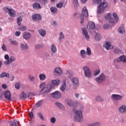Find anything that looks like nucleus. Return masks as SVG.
Segmentation results:
<instances>
[{
	"instance_id": "f257e3e1",
	"label": "nucleus",
	"mask_w": 126,
	"mask_h": 126,
	"mask_svg": "<svg viewBox=\"0 0 126 126\" xmlns=\"http://www.w3.org/2000/svg\"><path fill=\"white\" fill-rule=\"evenodd\" d=\"M97 4H99L98 6V13H103L105 9L108 6V3L105 1V0H95Z\"/></svg>"
},
{
	"instance_id": "f03ea898",
	"label": "nucleus",
	"mask_w": 126,
	"mask_h": 126,
	"mask_svg": "<svg viewBox=\"0 0 126 126\" xmlns=\"http://www.w3.org/2000/svg\"><path fill=\"white\" fill-rule=\"evenodd\" d=\"M39 88H41L40 90L41 93H49L51 91V89L53 88L52 85L48 84L46 87V84L42 83L39 85Z\"/></svg>"
},
{
	"instance_id": "7ed1b4c3",
	"label": "nucleus",
	"mask_w": 126,
	"mask_h": 126,
	"mask_svg": "<svg viewBox=\"0 0 126 126\" xmlns=\"http://www.w3.org/2000/svg\"><path fill=\"white\" fill-rule=\"evenodd\" d=\"M73 113L75 114L74 117V121L78 122V123H80L83 121V116H82V111L81 110H76V109H73Z\"/></svg>"
},
{
	"instance_id": "20e7f679",
	"label": "nucleus",
	"mask_w": 126,
	"mask_h": 126,
	"mask_svg": "<svg viewBox=\"0 0 126 126\" xmlns=\"http://www.w3.org/2000/svg\"><path fill=\"white\" fill-rule=\"evenodd\" d=\"M88 17V10H87L86 6H85L82 10V15H81V21L80 22L81 24H83L84 23V17Z\"/></svg>"
},
{
	"instance_id": "39448f33",
	"label": "nucleus",
	"mask_w": 126,
	"mask_h": 126,
	"mask_svg": "<svg viewBox=\"0 0 126 126\" xmlns=\"http://www.w3.org/2000/svg\"><path fill=\"white\" fill-rule=\"evenodd\" d=\"M83 70H84L86 77H88V78H91V77H92V72H91V70H90L88 66H84L83 67Z\"/></svg>"
},
{
	"instance_id": "423d86ee",
	"label": "nucleus",
	"mask_w": 126,
	"mask_h": 126,
	"mask_svg": "<svg viewBox=\"0 0 126 126\" xmlns=\"http://www.w3.org/2000/svg\"><path fill=\"white\" fill-rule=\"evenodd\" d=\"M106 80V75L104 73H102L98 77L95 79V81L98 84H102L104 83Z\"/></svg>"
},
{
	"instance_id": "0eeeda50",
	"label": "nucleus",
	"mask_w": 126,
	"mask_h": 126,
	"mask_svg": "<svg viewBox=\"0 0 126 126\" xmlns=\"http://www.w3.org/2000/svg\"><path fill=\"white\" fill-rule=\"evenodd\" d=\"M65 102L68 106H69L70 107H73V108H75V107H76V103L74 102V101L71 100L70 99H66L65 100Z\"/></svg>"
},
{
	"instance_id": "6e6552de",
	"label": "nucleus",
	"mask_w": 126,
	"mask_h": 126,
	"mask_svg": "<svg viewBox=\"0 0 126 126\" xmlns=\"http://www.w3.org/2000/svg\"><path fill=\"white\" fill-rule=\"evenodd\" d=\"M3 94L6 100H8V101H10V100H11V94L9 91L7 90L4 91Z\"/></svg>"
},
{
	"instance_id": "1a4fd4ad",
	"label": "nucleus",
	"mask_w": 126,
	"mask_h": 126,
	"mask_svg": "<svg viewBox=\"0 0 126 126\" xmlns=\"http://www.w3.org/2000/svg\"><path fill=\"white\" fill-rule=\"evenodd\" d=\"M72 83L74 86V89H76V88H77V87H78V85H79V81L78 80V78H73L72 79Z\"/></svg>"
},
{
	"instance_id": "9d476101",
	"label": "nucleus",
	"mask_w": 126,
	"mask_h": 126,
	"mask_svg": "<svg viewBox=\"0 0 126 126\" xmlns=\"http://www.w3.org/2000/svg\"><path fill=\"white\" fill-rule=\"evenodd\" d=\"M111 98L112 100H114L115 101H119V100L123 99V96L119 94H113L111 96Z\"/></svg>"
},
{
	"instance_id": "9b49d317",
	"label": "nucleus",
	"mask_w": 126,
	"mask_h": 126,
	"mask_svg": "<svg viewBox=\"0 0 126 126\" xmlns=\"http://www.w3.org/2000/svg\"><path fill=\"white\" fill-rule=\"evenodd\" d=\"M82 31L83 35H84L85 38H86L87 40H89V39H90V36H89V34H88L87 29L85 28H83L82 29Z\"/></svg>"
},
{
	"instance_id": "f8f14e48",
	"label": "nucleus",
	"mask_w": 126,
	"mask_h": 126,
	"mask_svg": "<svg viewBox=\"0 0 126 126\" xmlns=\"http://www.w3.org/2000/svg\"><path fill=\"white\" fill-rule=\"evenodd\" d=\"M31 33L29 32H24L23 34V38L25 40H29L32 37Z\"/></svg>"
},
{
	"instance_id": "ddd939ff",
	"label": "nucleus",
	"mask_w": 126,
	"mask_h": 126,
	"mask_svg": "<svg viewBox=\"0 0 126 126\" xmlns=\"http://www.w3.org/2000/svg\"><path fill=\"white\" fill-rule=\"evenodd\" d=\"M20 47L22 51H26V50H28L29 49V46H28V44L26 43H20Z\"/></svg>"
},
{
	"instance_id": "4468645a",
	"label": "nucleus",
	"mask_w": 126,
	"mask_h": 126,
	"mask_svg": "<svg viewBox=\"0 0 126 126\" xmlns=\"http://www.w3.org/2000/svg\"><path fill=\"white\" fill-rule=\"evenodd\" d=\"M51 96L55 99H59L61 98V94L59 91H56L51 94Z\"/></svg>"
},
{
	"instance_id": "2eb2a0df",
	"label": "nucleus",
	"mask_w": 126,
	"mask_h": 126,
	"mask_svg": "<svg viewBox=\"0 0 126 126\" xmlns=\"http://www.w3.org/2000/svg\"><path fill=\"white\" fill-rule=\"evenodd\" d=\"M119 112L120 114H125L126 112V105H122L119 107Z\"/></svg>"
},
{
	"instance_id": "dca6fc26",
	"label": "nucleus",
	"mask_w": 126,
	"mask_h": 126,
	"mask_svg": "<svg viewBox=\"0 0 126 126\" xmlns=\"http://www.w3.org/2000/svg\"><path fill=\"white\" fill-rule=\"evenodd\" d=\"M87 29L91 30H93L95 28V23L93 22H89L87 26Z\"/></svg>"
},
{
	"instance_id": "f3484780",
	"label": "nucleus",
	"mask_w": 126,
	"mask_h": 126,
	"mask_svg": "<svg viewBox=\"0 0 126 126\" xmlns=\"http://www.w3.org/2000/svg\"><path fill=\"white\" fill-rule=\"evenodd\" d=\"M41 18V17L40 14H36L32 16V19L34 21H38V20H40Z\"/></svg>"
},
{
	"instance_id": "a211bd4d",
	"label": "nucleus",
	"mask_w": 126,
	"mask_h": 126,
	"mask_svg": "<svg viewBox=\"0 0 126 126\" xmlns=\"http://www.w3.org/2000/svg\"><path fill=\"white\" fill-rule=\"evenodd\" d=\"M51 83L53 85H56V86H59L61 84V80H53L51 81Z\"/></svg>"
},
{
	"instance_id": "6ab92c4d",
	"label": "nucleus",
	"mask_w": 126,
	"mask_h": 126,
	"mask_svg": "<svg viewBox=\"0 0 126 126\" xmlns=\"http://www.w3.org/2000/svg\"><path fill=\"white\" fill-rule=\"evenodd\" d=\"M8 14L11 17H15V10L13 9H9Z\"/></svg>"
},
{
	"instance_id": "aec40b11",
	"label": "nucleus",
	"mask_w": 126,
	"mask_h": 126,
	"mask_svg": "<svg viewBox=\"0 0 126 126\" xmlns=\"http://www.w3.org/2000/svg\"><path fill=\"white\" fill-rule=\"evenodd\" d=\"M103 47L106 48V50H112V45L110 42H106L103 45Z\"/></svg>"
},
{
	"instance_id": "412c9836",
	"label": "nucleus",
	"mask_w": 126,
	"mask_h": 126,
	"mask_svg": "<svg viewBox=\"0 0 126 126\" xmlns=\"http://www.w3.org/2000/svg\"><path fill=\"white\" fill-rule=\"evenodd\" d=\"M9 73L6 72H2L0 75V78H3V77H9Z\"/></svg>"
},
{
	"instance_id": "4be33fe9",
	"label": "nucleus",
	"mask_w": 126,
	"mask_h": 126,
	"mask_svg": "<svg viewBox=\"0 0 126 126\" xmlns=\"http://www.w3.org/2000/svg\"><path fill=\"white\" fill-rule=\"evenodd\" d=\"M55 72L58 75H61V74H63V70L60 67H57L55 69Z\"/></svg>"
},
{
	"instance_id": "5701e85b",
	"label": "nucleus",
	"mask_w": 126,
	"mask_h": 126,
	"mask_svg": "<svg viewBox=\"0 0 126 126\" xmlns=\"http://www.w3.org/2000/svg\"><path fill=\"white\" fill-rule=\"evenodd\" d=\"M55 105L58 107V108H59L60 109H61V110H63V111H64L65 109H64V106H63V104L60 103V102H56L55 103Z\"/></svg>"
},
{
	"instance_id": "b1692460",
	"label": "nucleus",
	"mask_w": 126,
	"mask_h": 126,
	"mask_svg": "<svg viewBox=\"0 0 126 126\" xmlns=\"http://www.w3.org/2000/svg\"><path fill=\"white\" fill-rule=\"evenodd\" d=\"M38 32L41 36H42V37H45V36H46V31H45V30L40 29L38 30Z\"/></svg>"
},
{
	"instance_id": "393cba45",
	"label": "nucleus",
	"mask_w": 126,
	"mask_h": 126,
	"mask_svg": "<svg viewBox=\"0 0 126 126\" xmlns=\"http://www.w3.org/2000/svg\"><path fill=\"white\" fill-rule=\"evenodd\" d=\"M50 49L52 53H57V47L55 44H52Z\"/></svg>"
},
{
	"instance_id": "a878e982",
	"label": "nucleus",
	"mask_w": 126,
	"mask_h": 126,
	"mask_svg": "<svg viewBox=\"0 0 126 126\" xmlns=\"http://www.w3.org/2000/svg\"><path fill=\"white\" fill-rule=\"evenodd\" d=\"M118 32L120 33V34H124V33L126 32V31L125 30V28L123 26L120 27L118 29Z\"/></svg>"
},
{
	"instance_id": "bb28decb",
	"label": "nucleus",
	"mask_w": 126,
	"mask_h": 126,
	"mask_svg": "<svg viewBox=\"0 0 126 126\" xmlns=\"http://www.w3.org/2000/svg\"><path fill=\"white\" fill-rule=\"evenodd\" d=\"M66 75H67L69 78H71L72 76V71L71 70H67L66 71Z\"/></svg>"
},
{
	"instance_id": "cd10ccee",
	"label": "nucleus",
	"mask_w": 126,
	"mask_h": 126,
	"mask_svg": "<svg viewBox=\"0 0 126 126\" xmlns=\"http://www.w3.org/2000/svg\"><path fill=\"white\" fill-rule=\"evenodd\" d=\"M95 100L97 102H103V101H104V98H103L100 95H97V96H96Z\"/></svg>"
},
{
	"instance_id": "c85d7f7f",
	"label": "nucleus",
	"mask_w": 126,
	"mask_h": 126,
	"mask_svg": "<svg viewBox=\"0 0 126 126\" xmlns=\"http://www.w3.org/2000/svg\"><path fill=\"white\" fill-rule=\"evenodd\" d=\"M85 54H86V51H85V50H82L80 51V55H81V58H82V59H85Z\"/></svg>"
},
{
	"instance_id": "c756f323",
	"label": "nucleus",
	"mask_w": 126,
	"mask_h": 126,
	"mask_svg": "<svg viewBox=\"0 0 126 126\" xmlns=\"http://www.w3.org/2000/svg\"><path fill=\"white\" fill-rule=\"evenodd\" d=\"M50 10L52 13H57L58 12V9L56 7H51Z\"/></svg>"
},
{
	"instance_id": "7c9ffc66",
	"label": "nucleus",
	"mask_w": 126,
	"mask_h": 126,
	"mask_svg": "<svg viewBox=\"0 0 126 126\" xmlns=\"http://www.w3.org/2000/svg\"><path fill=\"white\" fill-rule=\"evenodd\" d=\"M8 61L10 62V63H13V62H15V61H16V58L14 56H11L9 58Z\"/></svg>"
},
{
	"instance_id": "2f4dec72",
	"label": "nucleus",
	"mask_w": 126,
	"mask_h": 126,
	"mask_svg": "<svg viewBox=\"0 0 126 126\" xmlns=\"http://www.w3.org/2000/svg\"><path fill=\"white\" fill-rule=\"evenodd\" d=\"M20 85H21V83L19 82H17L15 84V87L17 90H19L20 89Z\"/></svg>"
},
{
	"instance_id": "473e14b6",
	"label": "nucleus",
	"mask_w": 126,
	"mask_h": 126,
	"mask_svg": "<svg viewBox=\"0 0 126 126\" xmlns=\"http://www.w3.org/2000/svg\"><path fill=\"white\" fill-rule=\"evenodd\" d=\"M9 42H10L12 45H14V46H18V42L17 41L9 39Z\"/></svg>"
},
{
	"instance_id": "72a5a7b5",
	"label": "nucleus",
	"mask_w": 126,
	"mask_h": 126,
	"mask_svg": "<svg viewBox=\"0 0 126 126\" xmlns=\"http://www.w3.org/2000/svg\"><path fill=\"white\" fill-rule=\"evenodd\" d=\"M119 60L121 62H123V63H126V57L124 55L121 56L119 57Z\"/></svg>"
},
{
	"instance_id": "f704fd0d",
	"label": "nucleus",
	"mask_w": 126,
	"mask_h": 126,
	"mask_svg": "<svg viewBox=\"0 0 126 126\" xmlns=\"http://www.w3.org/2000/svg\"><path fill=\"white\" fill-rule=\"evenodd\" d=\"M60 90L62 91V92H64V91L65 90V82H63V84L60 88Z\"/></svg>"
},
{
	"instance_id": "c9c22d12",
	"label": "nucleus",
	"mask_w": 126,
	"mask_h": 126,
	"mask_svg": "<svg viewBox=\"0 0 126 126\" xmlns=\"http://www.w3.org/2000/svg\"><path fill=\"white\" fill-rule=\"evenodd\" d=\"M89 126H101V124L98 122H95L91 124Z\"/></svg>"
},
{
	"instance_id": "e433bc0d",
	"label": "nucleus",
	"mask_w": 126,
	"mask_h": 126,
	"mask_svg": "<svg viewBox=\"0 0 126 126\" xmlns=\"http://www.w3.org/2000/svg\"><path fill=\"white\" fill-rule=\"evenodd\" d=\"M33 7L34 9H36V8H41V5L39 3H34L33 4Z\"/></svg>"
},
{
	"instance_id": "4c0bfd02",
	"label": "nucleus",
	"mask_w": 126,
	"mask_h": 126,
	"mask_svg": "<svg viewBox=\"0 0 126 126\" xmlns=\"http://www.w3.org/2000/svg\"><path fill=\"white\" fill-rule=\"evenodd\" d=\"M86 54L88 56H91V55H92V53L91 52V49H90V48H89V47L87 48V51L86 52Z\"/></svg>"
},
{
	"instance_id": "58836bf2",
	"label": "nucleus",
	"mask_w": 126,
	"mask_h": 126,
	"mask_svg": "<svg viewBox=\"0 0 126 126\" xmlns=\"http://www.w3.org/2000/svg\"><path fill=\"white\" fill-rule=\"evenodd\" d=\"M39 79L43 81V80H45L46 79V75L44 74H40L39 75Z\"/></svg>"
},
{
	"instance_id": "ea45409f",
	"label": "nucleus",
	"mask_w": 126,
	"mask_h": 126,
	"mask_svg": "<svg viewBox=\"0 0 126 126\" xmlns=\"http://www.w3.org/2000/svg\"><path fill=\"white\" fill-rule=\"evenodd\" d=\"M95 39L96 41H100L101 40V35H100V34L96 33L95 36Z\"/></svg>"
},
{
	"instance_id": "a19ab883",
	"label": "nucleus",
	"mask_w": 126,
	"mask_h": 126,
	"mask_svg": "<svg viewBox=\"0 0 126 126\" xmlns=\"http://www.w3.org/2000/svg\"><path fill=\"white\" fill-rule=\"evenodd\" d=\"M42 105H43V100H40L35 104V106H36L37 108L39 107H41Z\"/></svg>"
},
{
	"instance_id": "79ce46f5",
	"label": "nucleus",
	"mask_w": 126,
	"mask_h": 126,
	"mask_svg": "<svg viewBox=\"0 0 126 126\" xmlns=\"http://www.w3.org/2000/svg\"><path fill=\"white\" fill-rule=\"evenodd\" d=\"M22 22V18L19 17L17 18V24L19 25V26H20L21 25Z\"/></svg>"
},
{
	"instance_id": "37998d69",
	"label": "nucleus",
	"mask_w": 126,
	"mask_h": 126,
	"mask_svg": "<svg viewBox=\"0 0 126 126\" xmlns=\"http://www.w3.org/2000/svg\"><path fill=\"white\" fill-rule=\"evenodd\" d=\"M113 16L115 18L116 22H119V16H118V15H117V13H113Z\"/></svg>"
},
{
	"instance_id": "c03bdc74",
	"label": "nucleus",
	"mask_w": 126,
	"mask_h": 126,
	"mask_svg": "<svg viewBox=\"0 0 126 126\" xmlns=\"http://www.w3.org/2000/svg\"><path fill=\"white\" fill-rule=\"evenodd\" d=\"M20 98L21 100H25L26 99V94L25 93H22L20 95Z\"/></svg>"
},
{
	"instance_id": "a18cd8bd",
	"label": "nucleus",
	"mask_w": 126,
	"mask_h": 126,
	"mask_svg": "<svg viewBox=\"0 0 126 126\" xmlns=\"http://www.w3.org/2000/svg\"><path fill=\"white\" fill-rule=\"evenodd\" d=\"M74 7L77 8L79 4H78V0H74L73 1Z\"/></svg>"
},
{
	"instance_id": "49530a36",
	"label": "nucleus",
	"mask_w": 126,
	"mask_h": 126,
	"mask_svg": "<svg viewBox=\"0 0 126 126\" xmlns=\"http://www.w3.org/2000/svg\"><path fill=\"white\" fill-rule=\"evenodd\" d=\"M63 39H64V35H63V32H61L60 33L59 40L60 41H61V40H62Z\"/></svg>"
},
{
	"instance_id": "de8ad7c7",
	"label": "nucleus",
	"mask_w": 126,
	"mask_h": 126,
	"mask_svg": "<svg viewBox=\"0 0 126 126\" xmlns=\"http://www.w3.org/2000/svg\"><path fill=\"white\" fill-rule=\"evenodd\" d=\"M29 79L32 82H34V81H35V77L32 75H29Z\"/></svg>"
},
{
	"instance_id": "09e8293b",
	"label": "nucleus",
	"mask_w": 126,
	"mask_h": 126,
	"mask_svg": "<svg viewBox=\"0 0 126 126\" xmlns=\"http://www.w3.org/2000/svg\"><path fill=\"white\" fill-rule=\"evenodd\" d=\"M120 50L119 48H116L114 50V52L115 54H116V55H118V54H120Z\"/></svg>"
},
{
	"instance_id": "8fccbe9b",
	"label": "nucleus",
	"mask_w": 126,
	"mask_h": 126,
	"mask_svg": "<svg viewBox=\"0 0 126 126\" xmlns=\"http://www.w3.org/2000/svg\"><path fill=\"white\" fill-rule=\"evenodd\" d=\"M26 27L25 26H21V27L19 28L20 31H26Z\"/></svg>"
},
{
	"instance_id": "3c124183",
	"label": "nucleus",
	"mask_w": 126,
	"mask_h": 126,
	"mask_svg": "<svg viewBox=\"0 0 126 126\" xmlns=\"http://www.w3.org/2000/svg\"><path fill=\"white\" fill-rule=\"evenodd\" d=\"M63 5V2H59L57 4V7H58L59 8H62Z\"/></svg>"
},
{
	"instance_id": "603ef678",
	"label": "nucleus",
	"mask_w": 126,
	"mask_h": 126,
	"mask_svg": "<svg viewBox=\"0 0 126 126\" xmlns=\"http://www.w3.org/2000/svg\"><path fill=\"white\" fill-rule=\"evenodd\" d=\"M99 73H100V69H97L94 72V76H97Z\"/></svg>"
},
{
	"instance_id": "864d4df0",
	"label": "nucleus",
	"mask_w": 126,
	"mask_h": 126,
	"mask_svg": "<svg viewBox=\"0 0 126 126\" xmlns=\"http://www.w3.org/2000/svg\"><path fill=\"white\" fill-rule=\"evenodd\" d=\"M111 16H112V14L109 13L105 16V17L106 19H110V18H111Z\"/></svg>"
},
{
	"instance_id": "5fc2aeb1",
	"label": "nucleus",
	"mask_w": 126,
	"mask_h": 126,
	"mask_svg": "<svg viewBox=\"0 0 126 126\" xmlns=\"http://www.w3.org/2000/svg\"><path fill=\"white\" fill-rule=\"evenodd\" d=\"M108 22H109V23H111V24L115 23V19L111 18L109 20Z\"/></svg>"
},
{
	"instance_id": "6e6d98bb",
	"label": "nucleus",
	"mask_w": 126,
	"mask_h": 126,
	"mask_svg": "<svg viewBox=\"0 0 126 126\" xmlns=\"http://www.w3.org/2000/svg\"><path fill=\"white\" fill-rule=\"evenodd\" d=\"M3 11L6 13H7V12H9V8H8V7H5L3 8Z\"/></svg>"
},
{
	"instance_id": "4d7b16f0",
	"label": "nucleus",
	"mask_w": 126,
	"mask_h": 126,
	"mask_svg": "<svg viewBox=\"0 0 126 126\" xmlns=\"http://www.w3.org/2000/svg\"><path fill=\"white\" fill-rule=\"evenodd\" d=\"M38 116L41 119H42L43 121H44V117L43 116V114L41 113H37Z\"/></svg>"
},
{
	"instance_id": "13d9d810",
	"label": "nucleus",
	"mask_w": 126,
	"mask_h": 126,
	"mask_svg": "<svg viewBox=\"0 0 126 126\" xmlns=\"http://www.w3.org/2000/svg\"><path fill=\"white\" fill-rule=\"evenodd\" d=\"M103 29H105V30H107L108 28H110V25L108 24H105L103 26Z\"/></svg>"
},
{
	"instance_id": "bf43d9fd",
	"label": "nucleus",
	"mask_w": 126,
	"mask_h": 126,
	"mask_svg": "<svg viewBox=\"0 0 126 126\" xmlns=\"http://www.w3.org/2000/svg\"><path fill=\"white\" fill-rule=\"evenodd\" d=\"M1 49L4 51V52H6L7 49H6V46L4 45V44H3L2 46H1Z\"/></svg>"
},
{
	"instance_id": "052dcab7",
	"label": "nucleus",
	"mask_w": 126,
	"mask_h": 126,
	"mask_svg": "<svg viewBox=\"0 0 126 126\" xmlns=\"http://www.w3.org/2000/svg\"><path fill=\"white\" fill-rule=\"evenodd\" d=\"M40 48H42V45L41 44H37L35 46V49H36V50L40 49Z\"/></svg>"
},
{
	"instance_id": "680f3d73",
	"label": "nucleus",
	"mask_w": 126,
	"mask_h": 126,
	"mask_svg": "<svg viewBox=\"0 0 126 126\" xmlns=\"http://www.w3.org/2000/svg\"><path fill=\"white\" fill-rule=\"evenodd\" d=\"M5 64H6L7 66H9V64H10V62H9V60H6L4 62Z\"/></svg>"
},
{
	"instance_id": "e2e57ef3",
	"label": "nucleus",
	"mask_w": 126,
	"mask_h": 126,
	"mask_svg": "<svg viewBox=\"0 0 126 126\" xmlns=\"http://www.w3.org/2000/svg\"><path fill=\"white\" fill-rule=\"evenodd\" d=\"M28 97L29 99H32V97H33V93H30L28 94Z\"/></svg>"
},
{
	"instance_id": "0e129e2a",
	"label": "nucleus",
	"mask_w": 126,
	"mask_h": 126,
	"mask_svg": "<svg viewBox=\"0 0 126 126\" xmlns=\"http://www.w3.org/2000/svg\"><path fill=\"white\" fill-rule=\"evenodd\" d=\"M21 34V32H16L15 33V36H16L17 37H18L19 36H20V34Z\"/></svg>"
},
{
	"instance_id": "69168bd1",
	"label": "nucleus",
	"mask_w": 126,
	"mask_h": 126,
	"mask_svg": "<svg viewBox=\"0 0 126 126\" xmlns=\"http://www.w3.org/2000/svg\"><path fill=\"white\" fill-rule=\"evenodd\" d=\"M51 122L52 123V124H55V123H56V118H51Z\"/></svg>"
},
{
	"instance_id": "338daca9",
	"label": "nucleus",
	"mask_w": 126,
	"mask_h": 126,
	"mask_svg": "<svg viewBox=\"0 0 126 126\" xmlns=\"http://www.w3.org/2000/svg\"><path fill=\"white\" fill-rule=\"evenodd\" d=\"M9 56H8V55L6 54V55H5L4 56V59L5 60H9Z\"/></svg>"
},
{
	"instance_id": "774afa93",
	"label": "nucleus",
	"mask_w": 126,
	"mask_h": 126,
	"mask_svg": "<svg viewBox=\"0 0 126 126\" xmlns=\"http://www.w3.org/2000/svg\"><path fill=\"white\" fill-rule=\"evenodd\" d=\"M29 116L31 119H33L34 118V116L33 115V112H31L29 114Z\"/></svg>"
}]
</instances>
